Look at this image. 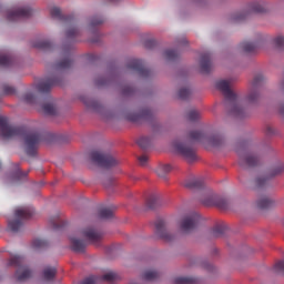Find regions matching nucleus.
Here are the masks:
<instances>
[{
  "label": "nucleus",
  "instance_id": "f257e3e1",
  "mask_svg": "<svg viewBox=\"0 0 284 284\" xmlns=\"http://www.w3.org/2000/svg\"><path fill=\"white\" fill-rule=\"evenodd\" d=\"M0 136L1 139H14V136H23L24 139V150L28 156H36L37 150L39 149V143H41L45 135L39 131H29L23 133V128L14 126L10 124L8 118L0 115Z\"/></svg>",
  "mask_w": 284,
  "mask_h": 284
},
{
  "label": "nucleus",
  "instance_id": "f03ea898",
  "mask_svg": "<svg viewBox=\"0 0 284 284\" xmlns=\"http://www.w3.org/2000/svg\"><path fill=\"white\" fill-rule=\"evenodd\" d=\"M215 88L224 94L225 108L231 116H235V119H245V116H247V111H245L243 104H241L239 95L230 89V80L217 81Z\"/></svg>",
  "mask_w": 284,
  "mask_h": 284
},
{
  "label": "nucleus",
  "instance_id": "7ed1b4c3",
  "mask_svg": "<svg viewBox=\"0 0 284 284\" xmlns=\"http://www.w3.org/2000/svg\"><path fill=\"white\" fill-rule=\"evenodd\" d=\"M8 267H14V277L18 283H26L32 276V271L26 265V260L21 255H13L8 261Z\"/></svg>",
  "mask_w": 284,
  "mask_h": 284
},
{
  "label": "nucleus",
  "instance_id": "20e7f679",
  "mask_svg": "<svg viewBox=\"0 0 284 284\" xmlns=\"http://www.w3.org/2000/svg\"><path fill=\"white\" fill-rule=\"evenodd\" d=\"M34 216V209L32 206H21L14 210L12 220H9L8 227L11 232H19L23 227V221Z\"/></svg>",
  "mask_w": 284,
  "mask_h": 284
},
{
  "label": "nucleus",
  "instance_id": "39448f33",
  "mask_svg": "<svg viewBox=\"0 0 284 284\" xmlns=\"http://www.w3.org/2000/svg\"><path fill=\"white\" fill-rule=\"evenodd\" d=\"M189 141L192 143H209L212 148H223L225 145V139L221 134H213L207 138L202 131H190L187 135Z\"/></svg>",
  "mask_w": 284,
  "mask_h": 284
},
{
  "label": "nucleus",
  "instance_id": "423d86ee",
  "mask_svg": "<svg viewBox=\"0 0 284 284\" xmlns=\"http://www.w3.org/2000/svg\"><path fill=\"white\" fill-rule=\"evenodd\" d=\"M90 161L99 168L109 170L110 168H116L121 163L119 159L110 153H103L101 151H92L90 153Z\"/></svg>",
  "mask_w": 284,
  "mask_h": 284
},
{
  "label": "nucleus",
  "instance_id": "0eeeda50",
  "mask_svg": "<svg viewBox=\"0 0 284 284\" xmlns=\"http://www.w3.org/2000/svg\"><path fill=\"white\" fill-rule=\"evenodd\" d=\"M201 201L206 207H219L220 210H227V200L212 191L203 195Z\"/></svg>",
  "mask_w": 284,
  "mask_h": 284
},
{
  "label": "nucleus",
  "instance_id": "6e6552de",
  "mask_svg": "<svg viewBox=\"0 0 284 284\" xmlns=\"http://www.w3.org/2000/svg\"><path fill=\"white\" fill-rule=\"evenodd\" d=\"M263 83H265V77H263V74H256L251 83V89L248 90V93L246 95L247 103H258V99L261 97L258 90H261Z\"/></svg>",
  "mask_w": 284,
  "mask_h": 284
},
{
  "label": "nucleus",
  "instance_id": "1a4fd4ad",
  "mask_svg": "<svg viewBox=\"0 0 284 284\" xmlns=\"http://www.w3.org/2000/svg\"><path fill=\"white\" fill-rule=\"evenodd\" d=\"M173 148L178 152V154H181V156H184L186 161H196V151L192 145L175 141L173 143Z\"/></svg>",
  "mask_w": 284,
  "mask_h": 284
},
{
  "label": "nucleus",
  "instance_id": "9d476101",
  "mask_svg": "<svg viewBox=\"0 0 284 284\" xmlns=\"http://www.w3.org/2000/svg\"><path fill=\"white\" fill-rule=\"evenodd\" d=\"M199 221H201V216H199L197 213H191L183 217L180 229L184 234H190V232H194V230H196Z\"/></svg>",
  "mask_w": 284,
  "mask_h": 284
},
{
  "label": "nucleus",
  "instance_id": "9b49d317",
  "mask_svg": "<svg viewBox=\"0 0 284 284\" xmlns=\"http://www.w3.org/2000/svg\"><path fill=\"white\" fill-rule=\"evenodd\" d=\"M128 121L132 123H143V121H154V111L151 109H142L139 113H129L126 115Z\"/></svg>",
  "mask_w": 284,
  "mask_h": 284
},
{
  "label": "nucleus",
  "instance_id": "f8f14e48",
  "mask_svg": "<svg viewBox=\"0 0 284 284\" xmlns=\"http://www.w3.org/2000/svg\"><path fill=\"white\" fill-rule=\"evenodd\" d=\"M265 12V8L262 4H252L247 11H242L232 16L233 23H240V21H245L250 14H261Z\"/></svg>",
  "mask_w": 284,
  "mask_h": 284
},
{
  "label": "nucleus",
  "instance_id": "ddd939ff",
  "mask_svg": "<svg viewBox=\"0 0 284 284\" xmlns=\"http://www.w3.org/2000/svg\"><path fill=\"white\" fill-rule=\"evenodd\" d=\"M240 154L241 165H246V168H256L261 165V155L256 152H244Z\"/></svg>",
  "mask_w": 284,
  "mask_h": 284
},
{
  "label": "nucleus",
  "instance_id": "4468645a",
  "mask_svg": "<svg viewBox=\"0 0 284 284\" xmlns=\"http://www.w3.org/2000/svg\"><path fill=\"white\" fill-rule=\"evenodd\" d=\"M30 17H32V9L28 7L11 10L7 13L8 21H21V19H30Z\"/></svg>",
  "mask_w": 284,
  "mask_h": 284
},
{
  "label": "nucleus",
  "instance_id": "2eb2a0df",
  "mask_svg": "<svg viewBox=\"0 0 284 284\" xmlns=\"http://www.w3.org/2000/svg\"><path fill=\"white\" fill-rule=\"evenodd\" d=\"M155 235L162 241L170 242L174 239V235L168 231V223L164 220H156L155 221Z\"/></svg>",
  "mask_w": 284,
  "mask_h": 284
},
{
  "label": "nucleus",
  "instance_id": "dca6fc26",
  "mask_svg": "<svg viewBox=\"0 0 284 284\" xmlns=\"http://www.w3.org/2000/svg\"><path fill=\"white\" fill-rule=\"evenodd\" d=\"M54 85H61V78L59 77H51L42 80L38 84V91L41 92V94H48Z\"/></svg>",
  "mask_w": 284,
  "mask_h": 284
},
{
  "label": "nucleus",
  "instance_id": "f3484780",
  "mask_svg": "<svg viewBox=\"0 0 284 284\" xmlns=\"http://www.w3.org/2000/svg\"><path fill=\"white\" fill-rule=\"evenodd\" d=\"M126 68L129 70H133L134 72H138L139 75L148 78L150 77V69L145 68V64H143V60L133 59L128 64Z\"/></svg>",
  "mask_w": 284,
  "mask_h": 284
},
{
  "label": "nucleus",
  "instance_id": "a211bd4d",
  "mask_svg": "<svg viewBox=\"0 0 284 284\" xmlns=\"http://www.w3.org/2000/svg\"><path fill=\"white\" fill-rule=\"evenodd\" d=\"M103 281H106L108 283H112V281H116V273L109 272L103 276L91 275L87 277L81 284H99Z\"/></svg>",
  "mask_w": 284,
  "mask_h": 284
},
{
  "label": "nucleus",
  "instance_id": "6ab92c4d",
  "mask_svg": "<svg viewBox=\"0 0 284 284\" xmlns=\"http://www.w3.org/2000/svg\"><path fill=\"white\" fill-rule=\"evenodd\" d=\"M82 236H84V239L90 243H99V241L103 239V233L94 230L93 227H88L82 231Z\"/></svg>",
  "mask_w": 284,
  "mask_h": 284
},
{
  "label": "nucleus",
  "instance_id": "aec40b11",
  "mask_svg": "<svg viewBox=\"0 0 284 284\" xmlns=\"http://www.w3.org/2000/svg\"><path fill=\"white\" fill-rule=\"evenodd\" d=\"M181 185L186 187V190H203L205 182L201 179H185L181 182Z\"/></svg>",
  "mask_w": 284,
  "mask_h": 284
},
{
  "label": "nucleus",
  "instance_id": "412c9836",
  "mask_svg": "<svg viewBox=\"0 0 284 284\" xmlns=\"http://www.w3.org/2000/svg\"><path fill=\"white\" fill-rule=\"evenodd\" d=\"M50 14H51L52 19H58V21H64V23H74V17L62 16L61 9L58 7H53L50 10Z\"/></svg>",
  "mask_w": 284,
  "mask_h": 284
},
{
  "label": "nucleus",
  "instance_id": "4be33fe9",
  "mask_svg": "<svg viewBox=\"0 0 284 284\" xmlns=\"http://www.w3.org/2000/svg\"><path fill=\"white\" fill-rule=\"evenodd\" d=\"M200 65L203 74H210L212 72V58L210 53H203L201 55Z\"/></svg>",
  "mask_w": 284,
  "mask_h": 284
},
{
  "label": "nucleus",
  "instance_id": "5701e85b",
  "mask_svg": "<svg viewBox=\"0 0 284 284\" xmlns=\"http://www.w3.org/2000/svg\"><path fill=\"white\" fill-rule=\"evenodd\" d=\"M81 183L83 185H88V186L97 185V184L100 183L101 185H103V187H112V185H114V180H112V179H104V180H101L99 182V180L83 179V180H81Z\"/></svg>",
  "mask_w": 284,
  "mask_h": 284
},
{
  "label": "nucleus",
  "instance_id": "b1692460",
  "mask_svg": "<svg viewBox=\"0 0 284 284\" xmlns=\"http://www.w3.org/2000/svg\"><path fill=\"white\" fill-rule=\"evenodd\" d=\"M266 174L268 178L281 176L282 174H284V163L278 162V163L274 164L266 171Z\"/></svg>",
  "mask_w": 284,
  "mask_h": 284
},
{
  "label": "nucleus",
  "instance_id": "393cba45",
  "mask_svg": "<svg viewBox=\"0 0 284 284\" xmlns=\"http://www.w3.org/2000/svg\"><path fill=\"white\" fill-rule=\"evenodd\" d=\"M82 103H84L87 108H90V110H93V112H101V110H103L101 103L94 99L82 98Z\"/></svg>",
  "mask_w": 284,
  "mask_h": 284
},
{
  "label": "nucleus",
  "instance_id": "a878e982",
  "mask_svg": "<svg viewBox=\"0 0 284 284\" xmlns=\"http://www.w3.org/2000/svg\"><path fill=\"white\" fill-rule=\"evenodd\" d=\"M72 58H70V53H68L62 60H60L55 64V68L57 70H70V68H72Z\"/></svg>",
  "mask_w": 284,
  "mask_h": 284
},
{
  "label": "nucleus",
  "instance_id": "bb28decb",
  "mask_svg": "<svg viewBox=\"0 0 284 284\" xmlns=\"http://www.w3.org/2000/svg\"><path fill=\"white\" fill-rule=\"evenodd\" d=\"M71 248L73 252H85V241L77 237H70Z\"/></svg>",
  "mask_w": 284,
  "mask_h": 284
},
{
  "label": "nucleus",
  "instance_id": "cd10ccee",
  "mask_svg": "<svg viewBox=\"0 0 284 284\" xmlns=\"http://www.w3.org/2000/svg\"><path fill=\"white\" fill-rule=\"evenodd\" d=\"M260 42H242L240 44V48L243 50V52H246V54H252L256 50H258Z\"/></svg>",
  "mask_w": 284,
  "mask_h": 284
},
{
  "label": "nucleus",
  "instance_id": "c85d7f7f",
  "mask_svg": "<svg viewBox=\"0 0 284 284\" xmlns=\"http://www.w3.org/2000/svg\"><path fill=\"white\" fill-rule=\"evenodd\" d=\"M31 45L37 50H44V51L52 50V43L45 40H36L31 43Z\"/></svg>",
  "mask_w": 284,
  "mask_h": 284
},
{
  "label": "nucleus",
  "instance_id": "c756f323",
  "mask_svg": "<svg viewBox=\"0 0 284 284\" xmlns=\"http://www.w3.org/2000/svg\"><path fill=\"white\" fill-rule=\"evenodd\" d=\"M146 204H148V207H150V210H155V207H159V205H161V195L159 194L150 195L146 201Z\"/></svg>",
  "mask_w": 284,
  "mask_h": 284
},
{
  "label": "nucleus",
  "instance_id": "7c9ffc66",
  "mask_svg": "<svg viewBox=\"0 0 284 284\" xmlns=\"http://www.w3.org/2000/svg\"><path fill=\"white\" fill-rule=\"evenodd\" d=\"M54 276H57V267L47 266L42 272L44 281H54Z\"/></svg>",
  "mask_w": 284,
  "mask_h": 284
},
{
  "label": "nucleus",
  "instance_id": "2f4dec72",
  "mask_svg": "<svg viewBox=\"0 0 284 284\" xmlns=\"http://www.w3.org/2000/svg\"><path fill=\"white\" fill-rule=\"evenodd\" d=\"M272 180L270 179H256L254 180L253 190H265L270 187V183Z\"/></svg>",
  "mask_w": 284,
  "mask_h": 284
},
{
  "label": "nucleus",
  "instance_id": "473e14b6",
  "mask_svg": "<svg viewBox=\"0 0 284 284\" xmlns=\"http://www.w3.org/2000/svg\"><path fill=\"white\" fill-rule=\"evenodd\" d=\"M272 205H274V202L267 196H264L257 201V207L260 210H267L272 207Z\"/></svg>",
  "mask_w": 284,
  "mask_h": 284
},
{
  "label": "nucleus",
  "instance_id": "72a5a7b5",
  "mask_svg": "<svg viewBox=\"0 0 284 284\" xmlns=\"http://www.w3.org/2000/svg\"><path fill=\"white\" fill-rule=\"evenodd\" d=\"M153 140H154V138H152V136H141L138 140V145L142 150H148V148H150V145H152Z\"/></svg>",
  "mask_w": 284,
  "mask_h": 284
},
{
  "label": "nucleus",
  "instance_id": "f704fd0d",
  "mask_svg": "<svg viewBox=\"0 0 284 284\" xmlns=\"http://www.w3.org/2000/svg\"><path fill=\"white\" fill-rule=\"evenodd\" d=\"M99 216L100 219H112L114 216V206L100 209Z\"/></svg>",
  "mask_w": 284,
  "mask_h": 284
},
{
  "label": "nucleus",
  "instance_id": "c9c22d12",
  "mask_svg": "<svg viewBox=\"0 0 284 284\" xmlns=\"http://www.w3.org/2000/svg\"><path fill=\"white\" fill-rule=\"evenodd\" d=\"M103 23H105L104 18L94 16L90 19L89 28H90V30H94V28H99V26H103Z\"/></svg>",
  "mask_w": 284,
  "mask_h": 284
},
{
  "label": "nucleus",
  "instance_id": "e433bc0d",
  "mask_svg": "<svg viewBox=\"0 0 284 284\" xmlns=\"http://www.w3.org/2000/svg\"><path fill=\"white\" fill-rule=\"evenodd\" d=\"M159 278V272L154 270H148L142 274L143 281H156Z\"/></svg>",
  "mask_w": 284,
  "mask_h": 284
},
{
  "label": "nucleus",
  "instance_id": "4c0bfd02",
  "mask_svg": "<svg viewBox=\"0 0 284 284\" xmlns=\"http://www.w3.org/2000/svg\"><path fill=\"white\" fill-rule=\"evenodd\" d=\"M223 234H225V226H223V225H215L211 230V236L213 239H219L220 236H223Z\"/></svg>",
  "mask_w": 284,
  "mask_h": 284
},
{
  "label": "nucleus",
  "instance_id": "58836bf2",
  "mask_svg": "<svg viewBox=\"0 0 284 284\" xmlns=\"http://www.w3.org/2000/svg\"><path fill=\"white\" fill-rule=\"evenodd\" d=\"M174 284H199V280L194 277H176Z\"/></svg>",
  "mask_w": 284,
  "mask_h": 284
},
{
  "label": "nucleus",
  "instance_id": "ea45409f",
  "mask_svg": "<svg viewBox=\"0 0 284 284\" xmlns=\"http://www.w3.org/2000/svg\"><path fill=\"white\" fill-rule=\"evenodd\" d=\"M42 110L44 114H49L50 116H54V114H57V108L52 103L43 104Z\"/></svg>",
  "mask_w": 284,
  "mask_h": 284
},
{
  "label": "nucleus",
  "instance_id": "a19ab883",
  "mask_svg": "<svg viewBox=\"0 0 284 284\" xmlns=\"http://www.w3.org/2000/svg\"><path fill=\"white\" fill-rule=\"evenodd\" d=\"M49 223L53 230H60V227L63 225L59 215L50 217Z\"/></svg>",
  "mask_w": 284,
  "mask_h": 284
},
{
  "label": "nucleus",
  "instance_id": "79ce46f5",
  "mask_svg": "<svg viewBox=\"0 0 284 284\" xmlns=\"http://www.w3.org/2000/svg\"><path fill=\"white\" fill-rule=\"evenodd\" d=\"M32 247L33 250H43V247H48V241L36 239L32 242Z\"/></svg>",
  "mask_w": 284,
  "mask_h": 284
},
{
  "label": "nucleus",
  "instance_id": "37998d69",
  "mask_svg": "<svg viewBox=\"0 0 284 284\" xmlns=\"http://www.w3.org/2000/svg\"><path fill=\"white\" fill-rule=\"evenodd\" d=\"M65 37H67L68 41H74V39H77V37H79V30H77V28L70 27L67 30Z\"/></svg>",
  "mask_w": 284,
  "mask_h": 284
},
{
  "label": "nucleus",
  "instance_id": "c03bdc74",
  "mask_svg": "<svg viewBox=\"0 0 284 284\" xmlns=\"http://www.w3.org/2000/svg\"><path fill=\"white\" fill-rule=\"evenodd\" d=\"M164 57H165L166 61H176V59H179V51L166 50V51H164Z\"/></svg>",
  "mask_w": 284,
  "mask_h": 284
},
{
  "label": "nucleus",
  "instance_id": "a18cd8bd",
  "mask_svg": "<svg viewBox=\"0 0 284 284\" xmlns=\"http://www.w3.org/2000/svg\"><path fill=\"white\" fill-rule=\"evenodd\" d=\"M190 94L191 92H190V89L187 88H182L178 92V97L179 99H181V101H187V99H190Z\"/></svg>",
  "mask_w": 284,
  "mask_h": 284
},
{
  "label": "nucleus",
  "instance_id": "49530a36",
  "mask_svg": "<svg viewBox=\"0 0 284 284\" xmlns=\"http://www.w3.org/2000/svg\"><path fill=\"white\" fill-rule=\"evenodd\" d=\"M200 119H201V112H199L197 110L191 109L187 112V120L189 121H199Z\"/></svg>",
  "mask_w": 284,
  "mask_h": 284
},
{
  "label": "nucleus",
  "instance_id": "de8ad7c7",
  "mask_svg": "<svg viewBox=\"0 0 284 284\" xmlns=\"http://www.w3.org/2000/svg\"><path fill=\"white\" fill-rule=\"evenodd\" d=\"M0 65L2 68H10V65H12V59L10 55H0Z\"/></svg>",
  "mask_w": 284,
  "mask_h": 284
},
{
  "label": "nucleus",
  "instance_id": "09e8293b",
  "mask_svg": "<svg viewBox=\"0 0 284 284\" xmlns=\"http://www.w3.org/2000/svg\"><path fill=\"white\" fill-rule=\"evenodd\" d=\"M14 92H17V90L14 89V87H10L8 84H4L2 87V94H6V95H10V94H14Z\"/></svg>",
  "mask_w": 284,
  "mask_h": 284
},
{
  "label": "nucleus",
  "instance_id": "8fccbe9b",
  "mask_svg": "<svg viewBox=\"0 0 284 284\" xmlns=\"http://www.w3.org/2000/svg\"><path fill=\"white\" fill-rule=\"evenodd\" d=\"M172 171V166L170 164H165L159 168L158 174L161 176V174H168V172Z\"/></svg>",
  "mask_w": 284,
  "mask_h": 284
},
{
  "label": "nucleus",
  "instance_id": "3c124183",
  "mask_svg": "<svg viewBox=\"0 0 284 284\" xmlns=\"http://www.w3.org/2000/svg\"><path fill=\"white\" fill-rule=\"evenodd\" d=\"M274 43L276 48H284V37L278 36L277 38L274 39Z\"/></svg>",
  "mask_w": 284,
  "mask_h": 284
},
{
  "label": "nucleus",
  "instance_id": "603ef678",
  "mask_svg": "<svg viewBox=\"0 0 284 284\" xmlns=\"http://www.w3.org/2000/svg\"><path fill=\"white\" fill-rule=\"evenodd\" d=\"M23 100L26 101V103H32V101H34V94L27 93L24 94Z\"/></svg>",
  "mask_w": 284,
  "mask_h": 284
},
{
  "label": "nucleus",
  "instance_id": "864d4df0",
  "mask_svg": "<svg viewBox=\"0 0 284 284\" xmlns=\"http://www.w3.org/2000/svg\"><path fill=\"white\" fill-rule=\"evenodd\" d=\"M149 159H150V158H148V155H141V156L139 158V163H140V165H142V166L148 165Z\"/></svg>",
  "mask_w": 284,
  "mask_h": 284
},
{
  "label": "nucleus",
  "instance_id": "5fc2aeb1",
  "mask_svg": "<svg viewBox=\"0 0 284 284\" xmlns=\"http://www.w3.org/2000/svg\"><path fill=\"white\" fill-rule=\"evenodd\" d=\"M27 176H28V171H21V169H18L17 179H26Z\"/></svg>",
  "mask_w": 284,
  "mask_h": 284
},
{
  "label": "nucleus",
  "instance_id": "6e6d98bb",
  "mask_svg": "<svg viewBox=\"0 0 284 284\" xmlns=\"http://www.w3.org/2000/svg\"><path fill=\"white\" fill-rule=\"evenodd\" d=\"M145 48H154V45H156V41L154 40H148L145 43H144Z\"/></svg>",
  "mask_w": 284,
  "mask_h": 284
},
{
  "label": "nucleus",
  "instance_id": "4d7b16f0",
  "mask_svg": "<svg viewBox=\"0 0 284 284\" xmlns=\"http://www.w3.org/2000/svg\"><path fill=\"white\" fill-rule=\"evenodd\" d=\"M123 94H132V88L131 87H125L123 89Z\"/></svg>",
  "mask_w": 284,
  "mask_h": 284
},
{
  "label": "nucleus",
  "instance_id": "13d9d810",
  "mask_svg": "<svg viewBox=\"0 0 284 284\" xmlns=\"http://www.w3.org/2000/svg\"><path fill=\"white\" fill-rule=\"evenodd\" d=\"M184 43H187L185 39H183L182 41H178V45H184Z\"/></svg>",
  "mask_w": 284,
  "mask_h": 284
},
{
  "label": "nucleus",
  "instance_id": "bf43d9fd",
  "mask_svg": "<svg viewBox=\"0 0 284 284\" xmlns=\"http://www.w3.org/2000/svg\"><path fill=\"white\" fill-rule=\"evenodd\" d=\"M280 113L284 116V104L280 106Z\"/></svg>",
  "mask_w": 284,
  "mask_h": 284
},
{
  "label": "nucleus",
  "instance_id": "052dcab7",
  "mask_svg": "<svg viewBox=\"0 0 284 284\" xmlns=\"http://www.w3.org/2000/svg\"><path fill=\"white\" fill-rule=\"evenodd\" d=\"M105 82H98L99 85H103Z\"/></svg>",
  "mask_w": 284,
  "mask_h": 284
},
{
  "label": "nucleus",
  "instance_id": "680f3d73",
  "mask_svg": "<svg viewBox=\"0 0 284 284\" xmlns=\"http://www.w3.org/2000/svg\"><path fill=\"white\" fill-rule=\"evenodd\" d=\"M40 185H45V182H41V184Z\"/></svg>",
  "mask_w": 284,
  "mask_h": 284
},
{
  "label": "nucleus",
  "instance_id": "e2e57ef3",
  "mask_svg": "<svg viewBox=\"0 0 284 284\" xmlns=\"http://www.w3.org/2000/svg\"><path fill=\"white\" fill-rule=\"evenodd\" d=\"M97 40H92L93 43H95Z\"/></svg>",
  "mask_w": 284,
  "mask_h": 284
}]
</instances>
